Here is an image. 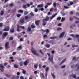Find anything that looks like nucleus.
I'll use <instances>...</instances> for the list:
<instances>
[{"instance_id":"1","label":"nucleus","mask_w":79,"mask_h":79,"mask_svg":"<svg viewBox=\"0 0 79 79\" xmlns=\"http://www.w3.org/2000/svg\"><path fill=\"white\" fill-rule=\"evenodd\" d=\"M48 19H49V18L48 17H46L45 19H43V26H45L47 24V21H48Z\"/></svg>"},{"instance_id":"2","label":"nucleus","mask_w":79,"mask_h":79,"mask_svg":"<svg viewBox=\"0 0 79 79\" xmlns=\"http://www.w3.org/2000/svg\"><path fill=\"white\" fill-rule=\"evenodd\" d=\"M31 52L34 55H36L37 56H39V54L37 53V51L33 48H32L31 49Z\"/></svg>"},{"instance_id":"3","label":"nucleus","mask_w":79,"mask_h":79,"mask_svg":"<svg viewBox=\"0 0 79 79\" xmlns=\"http://www.w3.org/2000/svg\"><path fill=\"white\" fill-rule=\"evenodd\" d=\"M43 6H44V4H43L38 5L37 6L38 8H41L40 9L39 8V10H44V8H42Z\"/></svg>"},{"instance_id":"4","label":"nucleus","mask_w":79,"mask_h":79,"mask_svg":"<svg viewBox=\"0 0 79 79\" xmlns=\"http://www.w3.org/2000/svg\"><path fill=\"white\" fill-rule=\"evenodd\" d=\"M45 70L46 72L45 73V76L46 77V78H47V75H48V71H49V67H46L45 68Z\"/></svg>"},{"instance_id":"5","label":"nucleus","mask_w":79,"mask_h":79,"mask_svg":"<svg viewBox=\"0 0 79 79\" xmlns=\"http://www.w3.org/2000/svg\"><path fill=\"white\" fill-rule=\"evenodd\" d=\"M48 60L51 63H53V56H51L49 57Z\"/></svg>"},{"instance_id":"6","label":"nucleus","mask_w":79,"mask_h":79,"mask_svg":"<svg viewBox=\"0 0 79 79\" xmlns=\"http://www.w3.org/2000/svg\"><path fill=\"white\" fill-rule=\"evenodd\" d=\"M19 27H20V28H21V29H25L24 27L23 26H19L18 25L17 28V31H18V32H19Z\"/></svg>"},{"instance_id":"7","label":"nucleus","mask_w":79,"mask_h":79,"mask_svg":"<svg viewBox=\"0 0 79 79\" xmlns=\"http://www.w3.org/2000/svg\"><path fill=\"white\" fill-rule=\"evenodd\" d=\"M10 27L8 26H7L6 27H5L3 29V31H9V30H10Z\"/></svg>"},{"instance_id":"8","label":"nucleus","mask_w":79,"mask_h":79,"mask_svg":"<svg viewBox=\"0 0 79 79\" xmlns=\"http://www.w3.org/2000/svg\"><path fill=\"white\" fill-rule=\"evenodd\" d=\"M73 18L75 19H77L79 21H76L75 22V23L76 24H78V23H79V18H77L76 16H74L73 17Z\"/></svg>"},{"instance_id":"9","label":"nucleus","mask_w":79,"mask_h":79,"mask_svg":"<svg viewBox=\"0 0 79 79\" xmlns=\"http://www.w3.org/2000/svg\"><path fill=\"white\" fill-rule=\"evenodd\" d=\"M8 35V32H4L2 35V37L3 38H5L6 36H7Z\"/></svg>"},{"instance_id":"10","label":"nucleus","mask_w":79,"mask_h":79,"mask_svg":"<svg viewBox=\"0 0 79 79\" xmlns=\"http://www.w3.org/2000/svg\"><path fill=\"white\" fill-rule=\"evenodd\" d=\"M64 34H65V32H62L59 35V38L61 39V37H63V36H64Z\"/></svg>"},{"instance_id":"11","label":"nucleus","mask_w":79,"mask_h":79,"mask_svg":"<svg viewBox=\"0 0 79 79\" xmlns=\"http://www.w3.org/2000/svg\"><path fill=\"white\" fill-rule=\"evenodd\" d=\"M39 23H40V20H37L35 22V23L36 26H39Z\"/></svg>"},{"instance_id":"12","label":"nucleus","mask_w":79,"mask_h":79,"mask_svg":"<svg viewBox=\"0 0 79 79\" xmlns=\"http://www.w3.org/2000/svg\"><path fill=\"white\" fill-rule=\"evenodd\" d=\"M5 48L7 49H8L10 48V47L8 46V43L6 42L5 44Z\"/></svg>"},{"instance_id":"13","label":"nucleus","mask_w":79,"mask_h":79,"mask_svg":"<svg viewBox=\"0 0 79 79\" xmlns=\"http://www.w3.org/2000/svg\"><path fill=\"white\" fill-rule=\"evenodd\" d=\"M57 15V13H56L55 14H54V15H52V17H50L49 19L50 20H52L53 18H55V16H56V15Z\"/></svg>"},{"instance_id":"14","label":"nucleus","mask_w":79,"mask_h":79,"mask_svg":"<svg viewBox=\"0 0 79 79\" xmlns=\"http://www.w3.org/2000/svg\"><path fill=\"white\" fill-rule=\"evenodd\" d=\"M10 32L11 33H14L15 32V29L14 28H11L10 31Z\"/></svg>"},{"instance_id":"15","label":"nucleus","mask_w":79,"mask_h":79,"mask_svg":"<svg viewBox=\"0 0 79 79\" xmlns=\"http://www.w3.org/2000/svg\"><path fill=\"white\" fill-rule=\"evenodd\" d=\"M72 76L73 78H74V79L76 78V74H73V75H71L70 76H69V77H71Z\"/></svg>"},{"instance_id":"16","label":"nucleus","mask_w":79,"mask_h":79,"mask_svg":"<svg viewBox=\"0 0 79 79\" xmlns=\"http://www.w3.org/2000/svg\"><path fill=\"white\" fill-rule=\"evenodd\" d=\"M17 50H20L22 49V47L21 46H20L19 47H18L17 48Z\"/></svg>"},{"instance_id":"17","label":"nucleus","mask_w":79,"mask_h":79,"mask_svg":"<svg viewBox=\"0 0 79 79\" xmlns=\"http://www.w3.org/2000/svg\"><path fill=\"white\" fill-rule=\"evenodd\" d=\"M51 76L52 77H53V79H55V74H54V73H52Z\"/></svg>"},{"instance_id":"18","label":"nucleus","mask_w":79,"mask_h":79,"mask_svg":"<svg viewBox=\"0 0 79 79\" xmlns=\"http://www.w3.org/2000/svg\"><path fill=\"white\" fill-rule=\"evenodd\" d=\"M72 47L73 48H74V47H78V46L77 45H74V44H72Z\"/></svg>"},{"instance_id":"19","label":"nucleus","mask_w":79,"mask_h":79,"mask_svg":"<svg viewBox=\"0 0 79 79\" xmlns=\"http://www.w3.org/2000/svg\"><path fill=\"white\" fill-rule=\"evenodd\" d=\"M66 61V59H64L62 61L60 62V65H61V64H63L64 62Z\"/></svg>"},{"instance_id":"20","label":"nucleus","mask_w":79,"mask_h":79,"mask_svg":"<svg viewBox=\"0 0 79 79\" xmlns=\"http://www.w3.org/2000/svg\"><path fill=\"white\" fill-rule=\"evenodd\" d=\"M31 31V27H28L27 29V31Z\"/></svg>"},{"instance_id":"21","label":"nucleus","mask_w":79,"mask_h":79,"mask_svg":"<svg viewBox=\"0 0 79 79\" xmlns=\"http://www.w3.org/2000/svg\"><path fill=\"white\" fill-rule=\"evenodd\" d=\"M14 6V4L12 3H10L9 5V6L10 7H12V6Z\"/></svg>"},{"instance_id":"22","label":"nucleus","mask_w":79,"mask_h":79,"mask_svg":"<svg viewBox=\"0 0 79 79\" xmlns=\"http://www.w3.org/2000/svg\"><path fill=\"white\" fill-rule=\"evenodd\" d=\"M29 18H30V17H29L27 16H25V20H26V21H27V20L29 19Z\"/></svg>"},{"instance_id":"23","label":"nucleus","mask_w":79,"mask_h":79,"mask_svg":"<svg viewBox=\"0 0 79 79\" xmlns=\"http://www.w3.org/2000/svg\"><path fill=\"white\" fill-rule=\"evenodd\" d=\"M23 62L22 61L20 62L19 64L20 66H22L23 65Z\"/></svg>"},{"instance_id":"24","label":"nucleus","mask_w":79,"mask_h":79,"mask_svg":"<svg viewBox=\"0 0 79 79\" xmlns=\"http://www.w3.org/2000/svg\"><path fill=\"white\" fill-rule=\"evenodd\" d=\"M57 31H62V28L59 27L57 29Z\"/></svg>"},{"instance_id":"25","label":"nucleus","mask_w":79,"mask_h":79,"mask_svg":"<svg viewBox=\"0 0 79 79\" xmlns=\"http://www.w3.org/2000/svg\"><path fill=\"white\" fill-rule=\"evenodd\" d=\"M31 27L32 29H34V28H35V26L32 24L31 25Z\"/></svg>"},{"instance_id":"26","label":"nucleus","mask_w":79,"mask_h":79,"mask_svg":"<svg viewBox=\"0 0 79 79\" xmlns=\"http://www.w3.org/2000/svg\"><path fill=\"white\" fill-rule=\"evenodd\" d=\"M45 47L47 48H49V47H50V45L49 44H46L45 45Z\"/></svg>"},{"instance_id":"27","label":"nucleus","mask_w":79,"mask_h":79,"mask_svg":"<svg viewBox=\"0 0 79 79\" xmlns=\"http://www.w3.org/2000/svg\"><path fill=\"white\" fill-rule=\"evenodd\" d=\"M65 21V18L62 17L61 19V22H63V21Z\"/></svg>"},{"instance_id":"28","label":"nucleus","mask_w":79,"mask_h":79,"mask_svg":"<svg viewBox=\"0 0 79 79\" xmlns=\"http://www.w3.org/2000/svg\"><path fill=\"white\" fill-rule=\"evenodd\" d=\"M37 66H38V64H35L34 65V67L35 69L37 68Z\"/></svg>"},{"instance_id":"29","label":"nucleus","mask_w":79,"mask_h":79,"mask_svg":"<svg viewBox=\"0 0 79 79\" xmlns=\"http://www.w3.org/2000/svg\"><path fill=\"white\" fill-rule=\"evenodd\" d=\"M28 12L27 11H25L24 12V15H28Z\"/></svg>"},{"instance_id":"30","label":"nucleus","mask_w":79,"mask_h":79,"mask_svg":"<svg viewBox=\"0 0 79 79\" xmlns=\"http://www.w3.org/2000/svg\"><path fill=\"white\" fill-rule=\"evenodd\" d=\"M27 60H26L24 62V65H27Z\"/></svg>"},{"instance_id":"31","label":"nucleus","mask_w":79,"mask_h":79,"mask_svg":"<svg viewBox=\"0 0 79 79\" xmlns=\"http://www.w3.org/2000/svg\"><path fill=\"white\" fill-rule=\"evenodd\" d=\"M53 5L54 6V7H56V3L54 2L53 4Z\"/></svg>"},{"instance_id":"32","label":"nucleus","mask_w":79,"mask_h":79,"mask_svg":"<svg viewBox=\"0 0 79 79\" xmlns=\"http://www.w3.org/2000/svg\"><path fill=\"white\" fill-rule=\"evenodd\" d=\"M20 22L21 23H24V20L23 19H21L20 20Z\"/></svg>"},{"instance_id":"33","label":"nucleus","mask_w":79,"mask_h":79,"mask_svg":"<svg viewBox=\"0 0 79 79\" xmlns=\"http://www.w3.org/2000/svg\"><path fill=\"white\" fill-rule=\"evenodd\" d=\"M23 10H19L18 11V12L19 13H23Z\"/></svg>"},{"instance_id":"34","label":"nucleus","mask_w":79,"mask_h":79,"mask_svg":"<svg viewBox=\"0 0 79 79\" xmlns=\"http://www.w3.org/2000/svg\"><path fill=\"white\" fill-rule=\"evenodd\" d=\"M61 17H59L57 18V21H60V20H61Z\"/></svg>"},{"instance_id":"35","label":"nucleus","mask_w":79,"mask_h":79,"mask_svg":"<svg viewBox=\"0 0 79 79\" xmlns=\"http://www.w3.org/2000/svg\"><path fill=\"white\" fill-rule=\"evenodd\" d=\"M0 68H2V69H3V68H4V66H3V64H0Z\"/></svg>"},{"instance_id":"36","label":"nucleus","mask_w":79,"mask_h":79,"mask_svg":"<svg viewBox=\"0 0 79 79\" xmlns=\"http://www.w3.org/2000/svg\"><path fill=\"white\" fill-rule=\"evenodd\" d=\"M56 38H57V37L56 36H54V37H50V39H56Z\"/></svg>"},{"instance_id":"37","label":"nucleus","mask_w":79,"mask_h":79,"mask_svg":"<svg viewBox=\"0 0 79 79\" xmlns=\"http://www.w3.org/2000/svg\"><path fill=\"white\" fill-rule=\"evenodd\" d=\"M1 15H3L4 14V12L3 10H2L0 13Z\"/></svg>"},{"instance_id":"38","label":"nucleus","mask_w":79,"mask_h":79,"mask_svg":"<svg viewBox=\"0 0 79 79\" xmlns=\"http://www.w3.org/2000/svg\"><path fill=\"white\" fill-rule=\"evenodd\" d=\"M23 8H24V9H26L27 8V6L25 5H23Z\"/></svg>"},{"instance_id":"39","label":"nucleus","mask_w":79,"mask_h":79,"mask_svg":"<svg viewBox=\"0 0 79 79\" xmlns=\"http://www.w3.org/2000/svg\"><path fill=\"white\" fill-rule=\"evenodd\" d=\"M7 64H8V63L7 62L4 63V66H6Z\"/></svg>"},{"instance_id":"40","label":"nucleus","mask_w":79,"mask_h":79,"mask_svg":"<svg viewBox=\"0 0 79 79\" xmlns=\"http://www.w3.org/2000/svg\"><path fill=\"white\" fill-rule=\"evenodd\" d=\"M73 19H74V18H72L71 17H70L69 18V21H73Z\"/></svg>"},{"instance_id":"41","label":"nucleus","mask_w":79,"mask_h":79,"mask_svg":"<svg viewBox=\"0 0 79 79\" xmlns=\"http://www.w3.org/2000/svg\"><path fill=\"white\" fill-rule=\"evenodd\" d=\"M41 76H42V78L43 79H44V74L42 73H41Z\"/></svg>"},{"instance_id":"42","label":"nucleus","mask_w":79,"mask_h":79,"mask_svg":"<svg viewBox=\"0 0 79 79\" xmlns=\"http://www.w3.org/2000/svg\"><path fill=\"white\" fill-rule=\"evenodd\" d=\"M9 40H13V37H10Z\"/></svg>"},{"instance_id":"43","label":"nucleus","mask_w":79,"mask_h":79,"mask_svg":"<svg viewBox=\"0 0 79 79\" xmlns=\"http://www.w3.org/2000/svg\"><path fill=\"white\" fill-rule=\"evenodd\" d=\"M64 8L65 9H68L69 8V7H68L67 6H64Z\"/></svg>"},{"instance_id":"44","label":"nucleus","mask_w":79,"mask_h":79,"mask_svg":"<svg viewBox=\"0 0 79 79\" xmlns=\"http://www.w3.org/2000/svg\"><path fill=\"white\" fill-rule=\"evenodd\" d=\"M30 15L31 16H34V15L33 14V13L32 12H31V13H30Z\"/></svg>"},{"instance_id":"45","label":"nucleus","mask_w":79,"mask_h":79,"mask_svg":"<svg viewBox=\"0 0 79 79\" xmlns=\"http://www.w3.org/2000/svg\"><path fill=\"white\" fill-rule=\"evenodd\" d=\"M22 73L23 74H25V73H26V71L25 70H24V69H23Z\"/></svg>"},{"instance_id":"46","label":"nucleus","mask_w":79,"mask_h":79,"mask_svg":"<svg viewBox=\"0 0 79 79\" xmlns=\"http://www.w3.org/2000/svg\"><path fill=\"white\" fill-rule=\"evenodd\" d=\"M39 52H40V53H41L42 55H44V53L43 52H42L41 49L40 50Z\"/></svg>"},{"instance_id":"47","label":"nucleus","mask_w":79,"mask_h":79,"mask_svg":"<svg viewBox=\"0 0 79 79\" xmlns=\"http://www.w3.org/2000/svg\"><path fill=\"white\" fill-rule=\"evenodd\" d=\"M76 59V56L73 57L72 59L73 61H74L75 60V59Z\"/></svg>"},{"instance_id":"48","label":"nucleus","mask_w":79,"mask_h":79,"mask_svg":"<svg viewBox=\"0 0 79 79\" xmlns=\"http://www.w3.org/2000/svg\"><path fill=\"white\" fill-rule=\"evenodd\" d=\"M74 4V3L72 1H71L70 2V5H73Z\"/></svg>"},{"instance_id":"49","label":"nucleus","mask_w":79,"mask_h":79,"mask_svg":"<svg viewBox=\"0 0 79 79\" xmlns=\"http://www.w3.org/2000/svg\"><path fill=\"white\" fill-rule=\"evenodd\" d=\"M77 39H78L79 37V35H76V36H75Z\"/></svg>"},{"instance_id":"50","label":"nucleus","mask_w":79,"mask_h":79,"mask_svg":"<svg viewBox=\"0 0 79 79\" xmlns=\"http://www.w3.org/2000/svg\"><path fill=\"white\" fill-rule=\"evenodd\" d=\"M46 33H48L49 32V30L48 29H46Z\"/></svg>"},{"instance_id":"51","label":"nucleus","mask_w":79,"mask_h":79,"mask_svg":"<svg viewBox=\"0 0 79 79\" xmlns=\"http://www.w3.org/2000/svg\"><path fill=\"white\" fill-rule=\"evenodd\" d=\"M75 66V64H73L71 65V68H74V66Z\"/></svg>"},{"instance_id":"52","label":"nucleus","mask_w":79,"mask_h":79,"mask_svg":"<svg viewBox=\"0 0 79 79\" xmlns=\"http://www.w3.org/2000/svg\"><path fill=\"white\" fill-rule=\"evenodd\" d=\"M65 67H66V65H64L61 67V68L63 69V68H65Z\"/></svg>"},{"instance_id":"53","label":"nucleus","mask_w":79,"mask_h":79,"mask_svg":"<svg viewBox=\"0 0 79 79\" xmlns=\"http://www.w3.org/2000/svg\"><path fill=\"white\" fill-rule=\"evenodd\" d=\"M33 78V77L31 75L30 77H29V79H32Z\"/></svg>"},{"instance_id":"54","label":"nucleus","mask_w":79,"mask_h":79,"mask_svg":"<svg viewBox=\"0 0 79 79\" xmlns=\"http://www.w3.org/2000/svg\"><path fill=\"white\" fill-rule=\"evenodd\" d=\"M17 17H18V18H19V17H20V16H21V15L18 14L17 15Z\"/></svg>"},{"instance_id":"55","label":"nucleus","mask_w":79,"mask_h":79,"mask_svg":"<svg viewBox=\"0 0 79 79\" xmlns=\"http://www.w3.org/2000/svg\"><path fill=\"white\" fill-rule=\"evenodd\" d=\"M46 66L45 65H44L42 66V68H44V69H45V68H46Z\"/></svg>"},{"instance_id":"56","label":"nucleus","mask_w":79,"mask_h":79,"mask_svg":"<svg viewBox=\"0 0 79 79\" xmlns=\"http://www.w3.org/2000/svg\"><path fill=\"white\" fill-rule=\"evenodd\" d=\"M14 68H18V66L16 64H14Z\"/></svg>"},{"instance_id":"57","label":"nucleus","mask_w":79,"mask_h":79,"mask_svg":"<svg viewBox=\"0 0 79 79\" xmlns=\"http://www.w3.org/2000/svg\"><path fill=\"white\" fill-rule=\"evenodd\" d=\"M0 27H3V23H0Z\"/></svg>"},{"instance_id":"58","label":"nucleus","mask_w":79,"mask_h":79,"mask_svg":"<svg viewBox=\"0 0 79 79\" xmlns=\"http://www.w3.org/2000/svg\"><path fill=\"white\" fill-rule=\"evenodd\" d=\"M8 5H5L3 6V8H6V7H8Z\"/></svg>"},{"instance_id":"59","label":"nucleus","mask_w":79,"mask_h":79,"mask_svg":"<svg viewBox=\"0 0 79 79\" xmlns=\"http://www.w3.org/2000/svg\"><path fill=\"white\" fill-rule=\"evenodd\" d=\"M77 71H79V65H78V66L77 68Z\"/></svg>"},{"instance_id":"60","label":"nucleus","mask_w":79,"mask_h":79,"mask_svg":"<svg viewBox=\"0 0 79 79\" xmlns=\"http://www.w3.org/2000/svg\"><path fill=\"white\" fill-rule=\"evenodd\" d=\"M5 75L6 76V77H9L10 76V75H8L7 74H5Z\"/></svg>"},{"instance_id":"61","label":"nucleus","mask_w":79,"mask_h":79,"mask_svg":"<svg viewBox=\"0 0 79 79\" xmlns=\"http://www.w3.org/2000/svg\"><path fill=\"white\" fill-rule=\"evenodd\" d=\"M16 52H13V55L14 56L16 55Z\"/></svg>"},{"instance_id":"62","label":"nucleus","mask_w":79,"mask_h":79,"mask_svg":"<svg viewBox=\"0 0 79 79\" xmlns=\"http://www.w3.org/2000/svg\"><path fill=\"white\" fill-rule=\"evenodd\" d=\"M51 53L52 54H54V53H55V51L52 50L51 51Z\"/></svg>"},{"instance_id":"63","label":"nucleus","mask_w":79,"mask_h":79,"mask_svg":"<svg viewBox=\"0 0 79 79\" xmlns=\"http://www.w3.org/2000/svg\"><path fill=\"white\" fill-rule=\"evenodd\" d=\"M20 79H24V77L23 76H20Z\"/></svg>"},{"instance_id":"64","label":"nucleus","mask_w":79,"mask_h":79,"mask_svg":"<svg viewBox=\"0 0 79 79\" xmlns=\"http://www.w3.org/2000/svg\"><path fill=\"white\" fill-rule=\"evenodd\" d=\"M16 79H18L19 78V76H17L16 77Z\"/></svg>"}]
</instances>
